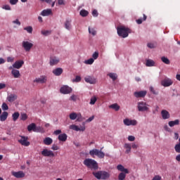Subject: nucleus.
Masks as SVG:
<instances>
[{"label":"nucleus","mask_w":180,"mask_h":180,"mask_svg":"<svg viewBox=\"0 0 180 180\" xmlns=\"http://www.w3.org/2000/svg\"><path fill=\"white\" fill-rule=\"evenodd\" d=\"M53 134H56V136H58V134H61V130L60 129H57L54 131Z\"/></svg>","instance_id":"nucleus-62"},{"label":"nucleus","mask_w":180,"mask_h":180,"mask_svg":"<svg viewBox=\"0 0 180 180\" xmlns=\"http://www.w3.org/2000/svg\"><path fill=\"white\" fill-rule=\"evenodd\" d=\"M94 61H95V60H94V58H91L89 60H85L84 63H85V64H88V65H91L94 64Z\"/></svg>","instance_id":"nucleus-45"},{"label":"nucleus","mask_w":180,"mask_h":180,"mask_svg":"<svg viewBox=\"0 0 180 180\" xmlns=\"http://www.w3.org/2000/svg\"><path fill=\"white\" fill-rule=\"evenodd\" d=\"M34 82H37V84H46L47 82V77L46 76L42 75L38 78H36L34 80Z\"/></svg>","instance_id":"nucleus-13"},{"label":"nucleus","mask_w":180,"mask_h":180,"mask_svg":"<svg viewBox=\"0 0 180 180\" xmlns=\"http://www.w3.org/2000/svg\"><path fill=\"white\" fill-rule=\"evenodd\" d=\"M94 60H97L98 57H99V53L98 51H96L92 55Z\"/></svg>","instance_id":"nucleus-49"},{"label":"nucleus","mask_w":180,"mask_h":180,"mask_svg":"<svg viewBox=\"0 0 180 180\" xmlns=\"http://www.w3.org/2000/svg\"><path fill=\"white\" fill-rule=\"evenodd\" d=\"M53 12L51 11V9H46L41 11V16H50Z\"/></svg>","instance_id":"nucleus-23"},{"label":"nucleus","mask_w":180,"mask_h":180,"mask_svg":"<svg viewBox=\"0 0 180 180\" xmlns=\"http://www.w3.org/2000/svg\"><path fill=\"white\" fill-rule=\"evenodd\" d=\"M146 67H155V62L151 59H148V60H146Z\"/></svg>","instance_id":"nucleus-27"},{"label":"nucleus","mask_w":180,"mask_h":180,"mask_svg":"<svg viewBox=\"0 0 180 180\" xmlns=\"http://www.w3.org/2000/svg\"><path fill=\"white\" fill-rule=\"evenodd\" d=\"M117 32L118 36L123 37V39H126V37L129 36V33H131L130 29L126 27H118L117 28Z\"/></svg>","instance_id":"nucleus-2"},{"label":"nucleus","mask_w":180,"mask_h":180,"mask_svg":"<svg viewBox=\"0 0 180 180\" xmlns=\"http://www.w3.org/2000/svg\"><path fill=\"white\" fill-rule=\"evenodd\" d=\"M92 174L97 179L106 180L110 176V174L105 171L93 172Z\"/></svg>","instance_id":"nucleus-3"},{"label":"nucleus","mask_w":180,"mask_h":180,"mask_svg":"<svg viewBox=\"0 0 180 180\" xmlns=\"http://www.w3.org/2000/svg\"><path fill=\"white\" fill-rule=\"evenodd\" d=\"M19 2V0H10L9 3L11 5H16Z\"/></svg>","instance_id":"nucleus-57"},{"label":"nucleus","mask_w":180,"mask_h":180,"mask_svg":"<svg viewBox=\"0 0 180 180\" xmlns=\"http://www.w3.org/2000/svg\"><path fill=\"white\" fill-rule=\"evenodd\" d=\"M2 8L5 9L6 11H11V6L5 5V6H3Z\"/></svg>","instance_id":"nucleus-58"},{"label":"nucleus","mask_w":180,"mask_h":180,"mask_svg":"<svg viewBox=\"0 0 180 180\" xmlns=\"http://www.w3.org/2000/svg\"><path fill=\"white\" fill-rule=\"evenodd\" d=\"M149 89H150V91L152 94H153V95H158V91H155V89H154V87L150 86V87L149 88Z\"/></svg>","instance_id":"nucleus-47"},{"label":"nucleus","mask_w":180,"mask_h":180,"mask_svg":"<svg viewBox=\"0 0 180 180\" xmlns=\"http://www.w3.org/2000/svg\"><path fill=\"white\" fill-rule=\"evenodd\" d=\"M89 154L94 157L96 155L98 158H105V153L102 152V150H99L98 149H93L89 151Z\"/></svg>","instance_id":"nucleus-4"},{"label":"nucleus","mask_w":180,"mask_h":180,"mask_svg":"<svg viewBox=\"0 0 180 180\" xmlns=\"http://www.w3.org/2000/svg\"><path fill=\"white\" fill-rule=\"evenodd\" d=\"M94 119H95V116L92 115L91 117H90L89 119L86 120V123H90V122H92Z\"/></svg>","instance_id":"nucleus-55"},{"label":"nucleus","mask_w":180,"mask_h":180,"mask_svg":"<svg viewBox=\"0 0 180 180\" xmlns=\"http://www.w3.org/2000/svg\"><path fill=\"white\" fill-rule=\"evenodd\" d=\"M41 155H43V157H49L50 158H53L56 156L54 152H53L52 150H49V149H44L41 152Z\"/></svg>","instance_id":"nucleus-7"},{"label":"nucleus","mask_w":180,"mask_h":180,"mask_svg":"<svg viewBox=\"0 0 180 180\" xmlns=\"http://www.w3.org/2000/svg\"><path fill=\"white\" fill-rule=\"evenodd\" d=\"M23 64H25V62L23 60H17L13 63V68L19 70L22 68V67H23Z\"/></svg>","instance_id":"nucleus-17"},{"label":"nucleus","mask_w":180,"mask_h":180,"mask_svg":"<svg viewBox=\"0 0 180 180\" xmlns=\"http://www.w3.org/2000/svg\"><path fill=\"white\" fill-rule=\"evenodd\" d=\"M81 81V77L76 76L75 79H73V82H79Z\"/></svg>","instance_id":"nucleus-56"},{"label":"nucleus","mask_w":180,"mask_h":180,"mask_svg":"<svg viewBox=\"0 0 180 180\" xmlns=\"http://www.w3.org/2000/svg\"><path fill=\"white\" fill-rule=\"evenodd\" d=\"M169 127H174V126H178L179 124V120H175L174 121H170L168 123Z\"/></svg>","instance_id":"nucleus-29"},{"label":"nucleus","mask_w":180,"mask_h":180,"mask_svg":"<svg viewBox=\"0 0 180 180\" xmlns=\"http://www.w3.org/2000/svg\"><path fill=\"white\" fill-rule=\"evenodd\" d=\"M108 75L112 79V81H116V79H117V75H116V73H110Z\"/></svg>","instance_id":"nucleus-37"},{"label":"nucleus","mask_w":180,"mask_h":180,"mask_svg":"<svg viewBox=\"0 0 180 180\" xmlns=\"http://www.w3.org/2000/svg\"><path fill=\"white\" fill-rule=\"evenodd\" d=\"M174 84V81L172 79L166 77L163 80L161 81V85L165 87L171 86Z\"/></svg>","instance_id":"nucleus-9"},{"label":"nucleus","mask_w":180,"mask_h":180,"mask_svg":"<svg viewBox=\"0 0 180 180\" xmlns=\"http://www.w3.org/2000/svg\"><path fill=\"white\" fill-rule=\"evenodd\" d=\"M135 98H144L147 95L146 91H135L134 93Z\"/></svg>","instance_id":"nucleus-15"},{"label":"nucleus","mask_w":180,"mask_h":180,"mask_svg":"<svg viewBox=\"0 0 180 180\" xmlns=\"http://www.w3.org/2000/svg\"><path fill=\"white\" fill-rule=\"evenodd\" d=\"M124 148H126V154H129L131 151V145L129 143H125L124 146Z\"/></svg>","instance_id":"nucleus-30"},{"label":"nucleus","mask_w":180,"mask_h":180,"mask_svg":"<svg viewBox=\"0 0 180 180\" xmlns=\"http://www.w3.org/2000/svg\"><path fill=\"white\" fill-rule=\"evenodd\" d=\"M18 143L25 147H29L30 146V142L27 141V136H22L20 139L18 140Z\"/></svg>","instance_id":"nucleus-11"},{"label":"nucleus","mask_w":180,"mask_h":180,"mask_svg":"<svg viewBox=\"0 0 180 180\" xmlns=\"http://www.w3.org/2000/svg\"><path fill=\"white\" fill-rule=\"evenodd\" d=\"M44 144L45 146H51V144H53V139L50 137H46L44 139Z\"/></svg>","instance_id":"nucleus-24"},{"label":"nucleus","mask_w":180,"mask_h":180,"mask_svg":"<svg viewBox=\"0 0 180 180\" xmlns=\"http://www.w3.org/2000/svg\"><path fill=\"white\" fill-rule=\"evenodd\" d=\"M147 20V15H146V14H143V18H139L138 20H136V23L138 25H141V23H143V21Z\"/></svg>","instance_id":"nucleus-34"},{"label":"nucleus","mask_w":180,"mask_h":180,"mask_svg":"<svg viewBox=\"0 0 180 180\" xmlns=\"http://www.w3.org/2000/svg\"><path fill=\"white\" fill-rule=\"evenodd\" d=\"M11 74L13 75L14 78H19V77H20V72L16 69H13Z\"/></svg>","instance_id":"nucleus-28"},{"label":"nucleus","mask_w":180,"mask_h":180,"mask_svg":"<svg viewBox=\"0 0 180 180\" xmlns=\"http://www.w3.org/2000/svg\"><path fill=\"white\" fill-rule=\"evenodd\" d=\"M11 175H13V176H15V178H25V172H23L22 171H19V172H11Z\"/></svg>","instance_id":"nucleus-14"},{"label":"nucleus","mask_w":180,"mask_h":180,"mask_svg":"<svg viewBox=\"0 0 180 180\" xmlns=\"http://www.w3.org/2000/svg\"><path fill=\"white\" fill-rule=\"evenodd\" d=\"M76 119L77 122H81L82 120V115H81V113L77 114V117Z\"/></svg>","instance_id":"nucleus-53"},{"label":"nucleus","mask_w":180,"mask_h":180,"mask_svg":"<svg viewBox=\"0 0 180 180\" xmlns=\"http://www.w3.org/2000/svg\"><path fill=\"white\" fill-rule=\"evenodd\" d=\"M8 112L4 111L2 112V114L0 115V120L1 122H5L8 119Z\"/></svg>","instance_id":"nucleus-25"},{"label":"nucleus","mask_w":180,"mask_h":180,"mask_svg":"<svg viewBox=\"0 0 180 180\" xmlns=\"http://www.w3.org/2000/svg\"><path fill=\"white\" fill-rule=\"evenodd\" d=\"M1 109H3V110H8V109H9V107L8 106V104H6V103H3L1 105Z\"/></svg>","instance_id":"nucleus-48"},{"label":"nucleus","mask_w":180,"mask_h":180,"mask_svg":"<svg viewBox=\"0 0 180 180\" xmlns=\"http://www.w3.org/2000/svg\"><path fill=\"white\" fill-rule=\"evenodd\" d=\"M43 36H49V34H51V31L49 30H41V32Z\"/></svg>","instance_id":"nucleus-44"},{"label":"nucleus","mask_w":180,"mask_h":180,"mask_svg":"<svg viewBox=\"0 0 180 180\" xmlns=\"http://www.w3.org/2000/svg\"><path fill=\"white\" fill-rule=\"evenodd\" d=\"M98 13V11L96 10H94L92 11V15L94 17V18H97Z\"/></svg>","instance_id":"nucleus-59"},{"label":"nucleus","mask_w":180,"mask_h":180,"mask_svg":"<svg viewBox=\"0 0 180 180\" xmlns=\"http://www.w3.org/2000/svg\"><path fill=\"white\" fill-rule=\"evenodd\" d=\"M83 164L87 168H89L90 169H94V171H96V169L99 168L98 162H96V160L94 159L86 158L84 160Z\"/></svg>","instance_id":"nucleus-1"},{"label":"nucleus","mask_w":180,"mask_h":180,"mask_svg":"<svg viewBox=\"0 0 180 180\" xmlns=\"http://www.w3.org/2000/svg\"><path fill=\"white\" fill-rule=\"evenodd\" d=\"M70 101H73L74 102H75L77 101V96L75 95H72L70 96Z\"/></svg>","instance_id":"nucleus-64"},{"label":"nucleus","mask_w":180,"mask_h":180,"mask_svg":"<svg viewBox=\"0 0 180 180\" xmlns=\"http://www.w3.org/2000/svg\"><path fill=\"white\" fill-rule=\"evenodd\" d=\"M60 92L63 95H68V94H71V92H72V88L67 85H64L62 87H60Z\"/></svg>","instance_id":"nucleus-6"},{"label":"nucleus","mask_w":180,"mask_h":180,"mask_svg":"<svg viewBox=\"0 0 180 180\" xmlns=\"http://www.w3.org/2000/svg\"><path fill=\"white\" fill-rule=\"evenodd\" d=\"M27 130L28 131H35L39 132L41 131V127H37L36 124L32 123L30 125L27 126Z\"/></svg>","instance_id":"nucleus-8"},{"label":"nucleus","mask_w":180,"mask_h":180,"mask_svg":"<svg viewBox=\"0 0 180 180\" xmlns=\"http://www.w3.org/2000/svg\"><path fill=\"white\" fill-rule=\"evenodd\" d=\"M27 119V115L26 113H22L20 115L21 120H26Z\"/></svg>","instance_id":"nucleus-50"},{"label":"nucleus","mask_w":180,"mask_h":180,"mask_svg":"<svg viewBox=\"0 0 180 180\" xmlns=\"http://www.w3.org/2000/svg\"><path fill=\"white\" fill-rule=\"evenodd\" d=\"M117 169L121 172H124V174H129V169L124 168V167L122 165H118L117 166Z\"/></svg>","instance_id":"nucleus-22"},{"label":"nucleus","mask_w":180,"mask_h":180,"mask_svg":"<svg viewBox=\"0 0 180 180\" xmlns=\"http://www.w3.org/2000/svg\"><path fill=\"white\" fill-rule=\"evenodd\" d=\"M148 105L146 102H143V101L138 102L137 108H138L139 112H147V110H148Z\"/></svg>","instance_id":"nucleus-5"},{"label":"nucleus","mask_w":180,"mask_h":180,"mask_svg":"<svg viewBox=\"0 0 180 180\" xmlns=\"http://www.w3.org/2000/svg\"><path fill=\"white\" fill-rule=\"evenodd\" d=\"M161 116L164 120H167L171 117L169 112H168L167 110H162L161 111Z\"/></svg>","instance_id":"nucleus-16"},{"label":"nucleus","mask_w":180,"mask_h":180,"mask_svg":"<svg viewBox=\"0 0 180 180\" xmlns=\"http://www.w3.org/2000/svg\"><path fill=\"white\" fill-rule=\"evenodd\" d=\"M147 46L149 49H154L155 47V45H154V44L153 43H148Z\"/></svg>","instance_id":"nucleus-60"},{"label":"nucleus","mask_w":180,"mask_h":180,"mask_svg":"<svg viewBox=\"0 0 180 180\" xmlns=\"http://www.w3.org/2000/svg\"><path fill=\"white\" fill-rule=\"evenodd\" d=\"M65 27L67 30H71V20H67L65 22Z\"/></svg>","instance_id":"nucleus-31"},{"label":"nucleus","mask_w":180,"mask_h":180,"mask_svg":"<svg viewBox=\"0 0 180 180\" xmlns=\"http://www.w3.org/2000/svg\"><path fill=\"white\" fill-rule=\"evenodd\" d=\"M22 46L25 51H30V50H32V48L33 47V44L27 41H23L22 43Z\"/></svg>","instance_id":"nucleus-10"},{"label":"nucleus","mask_w":180,"mask_h":180,"mask_svg":"<svg viewBox=\"0 0 180 180\" xmlns=\"http://www.w3.org/2000/svg\"><path fill=\"white\" fill-rule=\"evenodd\" d=\"M84 81L87 82V84H96V79L94 78L92 76H87L84 78Z\"/></svg>","instance_id":"nucleus-18"},{"label":"nucleus","mask_w":180,"mask_h":180,"mask_svg":"<svg viewBox=\"0 0 180 180\" xmlns=\"http://www.w3.org/2000/svg\"><path fill=\"white\" fill-rule=\"evenodd\" d=\"M19 116H20V114H19L18 112H15L12 115L13 120V122H16L18 119H19Z\"/></svg>","instance_id":"nucleus-35"},{"label":"nucleus","mask_w":180,"mask_h":180,"mask_svg":"<svg viewBox=\"0 0 180 180\" xmlns=\"http://www.w3.org/2000/svg\"><path fill=\"white\" fill-rule=\"evenodd\" d=\"M58 63H60V59H58V58L53 57L51 58V60H50L51 65H56L58 64Z\"/></svg>","instance_id":"nucleus-26"},{"label":"nucleus","mask_w":180,"mask_h":180,"mask_svg":"<svg viewBox=\"0 0 180 180\" xmlns=\"http://www.w3.org/2000/svg\"><path fill=\"white\" fill-rule=\"evenodd\" d=\"M13 23H14V25H18V26H20V25H21L20 21H19L18 19H16L15 20H13Z\"/></svg>","instance_id":"nucleus-61"},{"label":"nucleus","mask_w":180,"mask_h":180,"mask_svg":"<svg viewBox=\"0 0 180 180\" xmlns=\"http://www.w3.org/2000/svg\"><path fill=\"white\" fill-rule=\"evenodd\" d=\"M89 33H90V34H92V36H96V30L94 28H91L89 27Z\"/></svg>","instance_id":"nucleus-42"},{"label":"nucleus","mask_w":180,"mask_h":180,"mask_svg":"<svg viewBox=\"0 0 180 180\" xmlns=\"http://www.w3.org/2000/svg\"><path fill=\"white\" fill-rule=\"evenodd\" d=\"M80 15L82 16L83 18H85V16H88L89 12L86 10H82L80 11Z\"/></svg>","instance_id":"nucleus-41"},{"label":"nucleus","mask_w":180,"mask_h":180,"mask_svg":"<svg viewBox=\"0 0 180 180\" xmlns=\"http://www.w3.org/2000/svg\"><path fill=\"white\" fill-rule=\"evenodd\" d=\"M110 108L111 109H115L116 112H117L119 110V109H120V106H119V105H117V103H114V104L110 105Z\"/></svg>","instance_id":"nucleus-36"},{"label":"nucleus","mask_w":180,"mask_h":180,"mask_svg":"<svg viewBox=\"0 0 180 180\" xmlns=\"http://www.w3.org/2000/svg\"><path fill=\"white\" fill-rule=\"evenodd\" d=\"M161 60L162 63H164L165 64H167V65H169V64H171V61L169 60V59H168V58L165 56L162 57Z\"/></svg>","instance_id":"nucleus-33"},{"label":"nucleus","mask_w":180,"mask_h":180,"mask_svg":"<svg viewBox=\"0 0 180 180\" xmlns=\"http://www.w3.org/2000/svg\"><path fill=\"white\" fill-rule=\"evenodd\" d=\"M174 150L176 153H180V143L175 145Z\"/></svg>","instance_id":"nucleus-46"},{"label":"nucleus","mask_w":180,"mask_h":180,"mask_svg":"<svg viewBox=\"0 0 180 180\" xmlns=\"http://www.w3.org/2000/svg\"><path fill=\"white\" fill-rule=\"evenodd\" d=\"M52 72L56 77H60V75L63 74V68H57L56 69L53 70Z\"/></svg>","instance_id":"nucleus-20"},{"label":"nucleus","mask_w":180,"mask_h":180,"mask_svg":"<svg viewBox=\"0 0 180 180\" xmlns=\"http://www.w3.org/2000/svg\"><path fill=\"white\" fill-rule=\"evenodd\" d=\"M70 130H75V131H79V127L75 124H72L70 126Z\"/></svg>","instance_id":"nucleus-40"},{"label":"nucleus","mask_w":180,"mask_h":180,"mask_svg":"<svg viewBox=\"0 0 180 180\" xmlns=\"http://www.w3.org/2000/svg\"><path fill=\"white\" fill-rule=\"evenodd\" d=\"M128 140H129V141H134V140H136V138L133 136H129Z\"/></svg>","instance_id":"nucleus-63"},{"label":"nucleus","mask_w":180,"mask_h":180,"mask_svg":"<svg viewBox=\"0 0 180 180\" xmlns=\"http://www.w3.org/2000/svg\"><path fill=\"white\" fill-rule=\"evenodd\" d=\"M15 61V58L8 56L7 58V63H13Z\"/></svg>","instance_id":"nucleus-52"},{"label":"nucleus","mask_w":180,"mask_h":180,"mask_svg":"<svg viewBox=\"0 0 180 180\" xmlns=\"http://www.w3.org/2000/svg\"><path fill=\"white\" fill-rule=\"evenodd\" d=\"M51 150H53V151H57V150H60V147L56 144H53L51 147Z\"/></svg>","instance_id":"nucleus-51"},{"label":"nucleus","mask_w":180,"mask_h":180,"mask_svg":"<svg viewBox=\"0 0 180 180\" xmlns=\"http://www.w3.org/2000/svg\"><path fill=\"white\" fill-rule=\"evenodd\" d=\"M16 99H18V95H16L15 94H11L8 95L7 97V101H8V102H10V103L15 102V101H16Z\"/></svg>","instance_id":"nucleus-19"},{"label":"nucleus","mask_w":180,"mask_h":180,"mask_svg":"<svg viewBox=\"0 0 180 180\" xmlns=\"http://www.w3.org/2000/svg\"><path fill=\"white\" fill-rule=\"evenodd\" d=\"M126 174L124 172H121L120 173V174L118 175V179L119 180H124L126 179Z\"/></svg>","instance_id":"nucleus-39"},{"label":"nucleus","mask_w":180,"mask_h":180,"mask_svg":"<svg viewBox=\"0 0 180 180\" xmlns=\"http://www.w3.org/2000/svg\"><path fill=\"white\" fill-rule=\"evenodd\" d=\"M68 138V136L66 134H60L58 137L59 141H63V142L67 141Z\"/></svg>","instance_id":"nucleus-21"},{"label":"nucleus","mask_w":180,"mask_h":180,"mask_svg":"<svg viewBox=\"0 0 180 180\" xmlns=\"http://www.w3.org/2000/svg\"><path fill=\"white\" fill-rule=\"evenodd\" d=\"M70 120H75L78 117V114L77 112H72L69 115Z\"/></svg>","instance_id":"nucleus-32"},{"label":"nucleus","mask_w":180,"mask_h":180,"mask_svg":"<svg viewBox=\"0 0 180 180\" xmlns=\"http://www.w3.org/2000/svg\"><path fill=\"white\" fill-rule=\"evenodd\" d=\"M123 122L125 126H136L137 124V121L136 120L126 118L123 120Z\"/></svg>","instance_id":"nucleus-12"},{"label":"nucleus","mask_w":180,"mask_h":180,"mask_svg":"<svg viewBox=\"0 0 180 180\" xmlns=\"http://www.w3.org/2000/svg\"><path fill=\"white\" fill-rule=\"evenodd\" d=\"M82 127H79V131H85V122H82Z\"/></svg>","instance_id":"nucleus-54"},{"label":"nucleus","mask_w":180,"mask_h":180,"mask_svg":"<svg viewBox=\"0 0 180 180\" xmlns=\"http://www.w3.org/2000/svg\"><path fill=\"white\" fill-rule=\"evenodd\" d=\"M96 101H98V99L96 98V96H93L91 98L89 104L94 105V103H96Z\"/></svg>","instance_id":"nucleus-43"},{"label":"nucleus","mask_w":180,"mask_h":180,"mask_svg":"<svg viewBox=\"0 0 180 180\" xmlns=\"http://www.w3.org/2000/svg\"><path fill=\"white\" fill-rule=\"evenodd\" d=\"M24 30H26L27 33H30V34H32L33 33V27L32 26H27L24 27Z\"/></svg>","instance_id":"nucleus-38"}]
</instances>
